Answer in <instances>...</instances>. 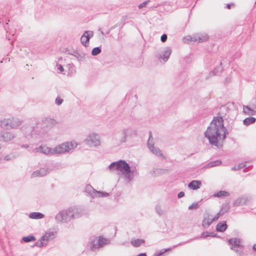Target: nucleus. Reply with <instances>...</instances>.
<instances>
[{"mask_svg":"<svg viewBox=\"0 0 256 256\" xmlns=\"http://www.w3.org/2000/svg\"><path fill=\"white\" fill-rule=\"evenodd\" d=\"M222 116H214L204 134L210 144L218 148H222L226 135L228 134Z\"/></svg>","mask_w":256,"mask_h":256,"instance_id":"1","label":"nucleus"},{"mask_svg":"<svg viewBox=\"0 0 256 256\" xmlns=\"http://www.w3.org/2000/svg\"><path fill=\"white\" fill-rule=\"evenodd\" d=\"M108 169L111 172L118 171V174L120 173L129 182H131L134 176L138 174L136 168H131L130 164L124 160L112 162L108 166Z\"/></svg>","mask_w":256,"mask_h":256,"instance_id":"2","label":"nucleus"},{"mask_svg":"<svg viewBox=\"0 0 256 256\" xmlns=\"http://www.w3.org/2000/svg\"><path fill=\"white\" fill-rule=\"evenodd\" d=\"M77 209L76 208H70L68 210L60 212L55 216L57 223H67L72 219L78 217L76 214Z\"/></svg>","mask_w":256,"mask_h":256,"instance_id":"3","label":"nucleus"},{"mask_svg":"<svg viewBox=\"0 0 256 256\" xmlns=\"http://www.w3.org/2000/svg\"><path fill=\"white\" fill-rule=\"evenodd\" d=\"M122 136L120 140H118L116 137L114 136L112 140L114 143L117 146H120L122 144L126 141V138L128 136H132L133 135H136V131L130 128H124L122 130Z\"/></svg>","mask_w":256,"mask_h":256,"instance_id":"4","label":"nucleus"},{"mask_svg":"<svg viewBox=\"0 0 256 256\" xmlns=\"http://www.w3.org/2000/svg\"><path fill=\"white\" fill-rule=\"evenodd\" d=\"M84 142L90 146H96L100 144V137L98 134H92L88 136Z\"/></svg>","mask_w":256,"mask_h":256,"instance_id":"5","label":"nucleus"},{"mask_svg":"<svg viewBox=\"0 0 256 256\" xmlns=\"http://www.w3.org/2000/svg\"><path fill=\"white\" fill-rule=\"evenodd\" d=\"M242 242V240L238 238H230L227 240L230 250H234L235 248H244Z\"/></svg>","mask_w":256,"mask_h":256,"instance_id":"6","label":"nucleus"},{"mask_svg":"<svg viewBox=\"0 0 256 256\" xmlns=\"http://www.w3.org/2000/svg\"><path fill=\"white\" fill-rule=\"evenodd\" d=\"M172 53V50L170 48H165L160 52H157L156 54V58L158 60H162L164 62H166L169 59Z\"/></svg>","mask_w":256,"mask_h":256,"instance_id":"7","label":"nucleus"},{"mask_svg":"<svg viewBox=\"0 0 256 256\" xmlns=\"http://www.w3.org/2000/svg\"><path fill=\"white\" fill-rule=\"evenodd\" d=\"M94 34L93 32L91 30L85 31L80 38V42L85 47L88 45L89 40Z\"/></svg>","mask_w":256,"mask_h":256,"instance_id":"8","label":"nucleus"},{"mask_svg":"<svg viewBox=\"0 0 256 256\" xmlns=\"http://www.w3.org/2000/svg\"><path fill=\"white\" fill-rule=\"evenodd\" d=\"M68 142H64L59 144L52 149L54 154H61L68 152Z\"/></svg>","mask_w":256,"mask_h":256,"instance_id":"9","label":"nucleus"},{"mask_svg":"<svg viewBox=\"0 0 256 256\" xmlns=\"http://www.w3.org/2000/svg\"><path fill=\"white\" fill-rule=\"evenodd\" d=\"M108 243V240L102 236H100L99 238L96 240L92 242L91 248L94 250L100 246H102Z\"/></svg>","mask_w":256,"mask_h":256,"instance_id":"10","label":"nucleus"},{"mask_svg":"<svg viewBox=\"0 0 256 256\" xmlns=\"http://www.w3.org/2000/svg\"><path fill=\"white\" fill-rule=\"evenodd\" d=\"M14 138V134L10 132L3 130L0 132V142H8Z\"/></svg>","mask_w":256,"mask_h":256,"instance_id":"11","label":"nucleus"},{"mask_svg":"<svg viewBox=\"0 0 256 256\" xmlns=\"http://www.w3.org/2000/svg\"><path fill=\"white\" fill-rule=\"evenodd\" d=\"M208 236V232L206 231L202 232L200 236H196L187 241L182 242L178 244V245H182L190 243L196 240H199L200 239H206Z\"/></svg>","mask_w":256,"mask_h":256,"instance_id":"12","label":"nucleus"},{"mask_svg":"<svg viewBox=\"0 0 256 256\" xmlns=\"http://www.w3.org/2000/svg\"><path fill=\"white\" fill-rule=\"evenodd\" d=\"M150 152L154 154L156 156L161 158L162 159H166V156L162 153L160 150L158 148L154 146V144L148 146Z\"/></svg>","mask_w":256,"mask_h":256,"instance_id":"13","label":"nucleus"},{"mask_svg":"<svg viewBox=\"0 0 256 256\" xmlns=\"http://www.w3.org/2000/svg\"><path fill=\"white\" fill-rule=\"evenodd\" d=\"M210 214H207L206 215H204L202 220V226L204 228H208L210 225L214 222L212 219H210L209 218Z\"/></svg>","mask_w":256,"mask_h":256,"instance_id":"14","label":"nucleus"},{"mask_svg":"<svg viewBox=\"0 0 256 256\" xmlns=\"http://www.w3.org/2000/svg\"><path fill=\"white\" fill-rule=\"evenodd\" d=\"M202 185V182L200 180H192L188 185L190 189L197 190L200 188Z\"/></svg>","mask_w":256,"mask_h":256,"instance_id":"15","label":"nucleus"},{"mask_svg":"<svg viewBox=\"0 0 256 256\" xmlns=\"http://www.w3.org/2000/svg\"><path fill=\"white\" fill-rule=\"evenodd\" d=\"M49 171L46 168H42L39 170H37L32 172V177L36 176H44L48 174Z\"/></svg>","mask_w":256,"mask_h":256,"instance_id":"16","label":"nucleus"},{"mask_svg":"<svg viewBox=\"0 0 256 256\" xmlns=\"http://www.w3.org/2000/svg\"><path fill=\"white\" fill-rule=\"evenodd\" d=\"M228 228V225L226 221H222L218 222L216 227V230L220 232H224Z\"/></svg>","mask_w":256,"mask_h":256,"instance_id":"17","label":"nucleus"},{"mask_svg":"<svg viewBox=\"0 0 256 256\" xmlns=\"http://www.w3.org/2000/svg\"><path fill=\"white\" fill-rule=\"evenodd\" d=\"M243 112L247 115L254 116L256 115V110H254L250 106H244Z\"/></svg>","mask_w":256,"mask_h":256,"instance_id":"18","label":"nucleus"},{"mask_svg":"<svg viewBox=\"0 0 256 256\" xmlns=\"http://www.w3.org/2000/svg\"><path fill=\"white\" fill-rule=\"evenodd\" d=\"M246 202L247 200L245 198L240 197L233 202V206L235 207L242 206L245 205L246 204Z\"/></svg>","mask_w":256,"mask_h":256,"instance_id":"19","label":"nucleus"},{"mask_svg":"<svg viewBox=\"0 0 256 256\" xmlns=\"http://www.w3.org/2000/svg\"><path fill=\"white\" fill-rule=\"evenodd\" d=\"M10 124V119H4L0 120V126L2 128L8 130L12 128Z\"/></svg>","mask_w":256,"mask_h":256,"instance_id":"20","label":"nucleus"},{"mask_svg":"<svg viewBox=\"0 0 256 256\" xmlns=\"http://www.w3.org/2000/svg\"><path fill=\"white\" fill-rule=\"evenodd\" d=\"M222 162L221 160H214L213 162H210L206 164H205L204 166H203L202 168H208L218 166L222 164Z\"/></svg>","mask_w":256,"mask_h":256,"instance_id":"21","label":"nucleus"},{"mask_svg":"<svg viewBox=\"0 0 256 256\" xmlns=\"http://www.w3.org/2000/svg\"><path fill=\"white\" fill-rule=\"evenodd\" d=\"M74 56H75L78 61L83 62L84 60L86 54L82 52H80L78 50L74 52Z\"/></svg>","mask_w":256,"mask_h":256,"instance_id":"22","label":"nucleus"},{"mask_svg":"<svg viewBox=\"0 0 256 256\" xmlns=\"http://www.w3.org/2000/svg\"><path fill=\"white\" fill-rule=\"evenodd\" d=\"M44 214L39 212H32L29 214V218L32 219H41L44 218Z\"/></svg>","mask_w":256,"mask_h":256,"instance_id":"23","label":"nucleus"},{"mask_svg":"<svg viewBox=\"0 0 256 256\" xmlns=\"http://www.w3.org/2000/svg\"><path fill=\"white\" fill-rule=\"evenodd\" d=\"M168 169L166 168H157L155 170L151 171L150 174L152 176H156L158 174H163L168 173Z\"/></svg>","mask_w":256,"mask_h":256,"instance_id":"24","label":"nucleus"},{"mask_svg":"<svg viewBox=\"0 0 256 256\" xmlns=\"http://www.w3.org/2000/svg\"><path fill=\"white\" fill-rule=\"evenodd\" d=\"M44 123L46 126L52 127L56 124V122L54 118H46L44 120Z\"/></svg>","mask_w":256,"mask_h":256,"instance_id":"25","label":"nucleus"},{"mask_svg":"<svg viewBox=\"0 0 256 256\" xmlns=\"http://www.w3.org/2000/svg\"><path fill=\"white\" fill-rule=\"evenodd\" d=\"M144 242L145 241L144 239L137 238L132 240L130 241V244L134 247L138 248L142 244H144Z\"/></svg>","mask_w":256,"mask_h":256,"instance_id":"26","label":"nucleus"},{"mask_svg":"<svg viewBox=\"0 0 256 256\" xmlns=\"http://www.w3.org/2000/svg\"><path fill=\"white\" fill-rule=\"evenodd\" d=\"M36 240L35 236L32 234H30L27 236H23L22 238L21 242H24L26 243L34 242Z\"/></svg>","mask_w":256,"mask_h":256,"instance_id":"27","label":"nucleus"},{"mask_svg":"<svg viewBox=\"0 0 256 256\" xmlns=\"http://www.w3.org/2000/svg\"><path fill=\"white\" fill-rule=\"evenodd\" d=\"M222 65V63L220 62L219 66L215 68L214 70L210 73V74L212 76L218 75L222 71L223 68Z\"/></svg>","mask_w":256,"mask_h":256,"instance_id":"28","label":"nucleus"},{"mask_svg":"<svg viewBox=\"0 0 256 256\" xmlns=\"http://www.w3.org/2000/svg\"><path fill=\"white\" fill-rule=\"evenodd\" d=\"M256 121V118L252 116L246 118L243 120L244 125L248 126L251 124H254Z\"/></svg>","mask_w":256,"mask_h":256,"instance_id":"29","label":"nucleus"},{"mask_svg":"<svg viewBox=\"0 0 256 256\" xmlns=\"http://www.w3.org/2000/svg\"><path fill=\"white\" fill-rule=\"evenodd\" d=\"M230 196V193L228 192L225 190H220L213 195L214 197L215 198H220L222 196Z\"/></svg>","mask_w":256,"mask_h":256,"instance_id":"30","label":"nucleus"},{"mask_svg":"<svg viewBox=\"0 0 256 256\" xmlns=\"http://www.w3.org/2000/svg\"><path fill=\"white\" fill-rule=\"evenodd\" d=\"M21 122H22L19 118H12L10 120L12 128H16L21 124Z\"/></svg>","mask_w":256,"mask_h":256,"instance_id":"31","label":"nucleus"},{"mask_svg":"<svg viewBox=\"0 0 256 256\" xmlns=\"http://www.w3.org/2000/svg\"><path fill=\"white\" fill-rule=\"evenodd\" d=\"M95 191H96L90 185L88 184L86 186V192L92 196H95Z\"/></svg>","mask_w":256,"mask_h":256,"instance_id":"32","label":"nucleus"},{"mask_svg":"<svg viewBox=\"0 0 256 256\" xmlns=\"http://www.w3.org/2000/svg\"><path fill=\"white\" fill-rule=\"evenodd\" d=\"M230 209V206L228 203H224L222 204L220 212L224 215Z\"/></svg>","mask_w":256,"mask_h":256,"instance_id":"33","label":"nucleus"},{"mask_svg":"<svg viewBox=\"0 0 256 256\" xmlns=\"http://www.w3.org/2000/svg\"><path fill=\"white\" fill-rule=\"evenodd\" d=\"M178 246V245L177 244L176 246H173L172 248H166L162 249L159 252H156L154 254V256H160L162 255L163 254H164V253H166V252L172 250V248L176 247Z\"/></svg>","mask_w":256,"mask_h":256,"instance_id":"34","label":"nucleus"},{"mask_svg":"<svg viewBox=\"0 0 256 256\" xmlns=\"http://www.w3.org/2000/svg\"><path fill=\"white\" fill-rule=\"evenodd\" d=\"M197 41L198 42H202L206 41L208 39V36L206 34H201L198 36Z\"/></svg>","mask_w":256,"mask_h":256,"instance_id":"35","label":"nucleus"},{"mask_svg":"<svg viewBox=\"0 0 256 256\" xmlns=\"http://www.w3.org/2000/svg\"><path fill=\"white\" fill-rule=\"evenodd\" d=\"M110 194L103 191H95V196L105 198L109 196Z\"/></svg>","mask_w":256,"mask_h":256,"instance_id":"36","label":"nucleus"},{"mask_svg":"<svg viewBox=\"0 0 256 256\" xmlns=\"http://www.w3.org/2000/svg\"><path fill=\"white\" fill-rule=\"evenodd\" d=\"M248 163L247 161H246L244 162H242L239 164L238 165H236L234 166L232 168V170H240L242 168H243L244 167L246 166V164Z\"/></svg>","mask_w":256,"mask_h":256,"instance_id":"37","label":"nucleus"},{"mask_svg":"<svg viewBox=\"0 0 256 256\" xmlns=\"http://www.w3.org/2000/svg\"><path fill=\"white\" fill-rule=\"evenodd\" d=\"M155 210L160 216H162L164 214V211L162 208V206L160 204H156L155 208Z\"/></svg>","mask_w":256,"mask_h":256,"instance_id":"38","label":"nucleus"},{"mask_svg":"<svg viewBox=\"0 0 256 256\" xmlns=\"http://www.w3.org/2000/svg\"><path fill=\"white\" fill-rule=\"evenodd\" d=\"M102 52L101 46L95 47L92 48L91 54L92 56H96L100 54Z\"/></svg>","mask_w":256,"mask_h":256,"instance_id":"39","label":"nucleus"},{"mask_svg":"<svg viewBox=\"0 0 256 256\" xmlns=\"http://www.w3.org/2000/svg\"><path fill=\"white\" fill-rule=\"evenodd\" d=\"M238 256H244V248H235L234 250H232Z\"/></svg>","mask_w":256,"mask_h":256,"instance_id":"40","label":"nucleus"},{"mask_svg":"<svg viewBox=\"0 0 256 256\" xmlns=\"http://www.w3.org/2000/svg\"><path fill=\"white\" fill-rule=\"evenodd\" d=\"M68 143V152L72 150H74V149L75 148H76L77 146H78V144L76 142H74V141H72V142H67Z\"/></svg>","mask_w":256,"mask_h":256,"instance_id":"41","label":"nucleus"},{"mask_svg":"<svg viewBox=\"0 0 256 256\" xmlns=\"http://www.w3.org/2000/svg\"><path fill=\"white\" fill-rule=\"evenodd\" d=\"M42 153L46 154H54L52 149L46 146L44 148Z\"/></svg>","mask_w":256,"mask_h":256,"instance_id":"42","label":"nucleus"},{"mask_svg":"<svg viewBox=\"0 0 256 256\" xmlns=\"http://www.w3.org/2000/svg\"><path fill=\"white\" fill-rule=\"evenodd\" d=\"M44 244L46 245V244H44V242H42L41 239L39 240L38 241L35 242V244L32 246V248L34 246H38L39 248H41L44 246Z\"/></svg>","mask_w":256,"mask_h":256,"instance_id":"43","label":"nucleus"},{"mask_svg":"<svg viewBox=\"0 0 256 256\" xmlns=\"http://www.w3.org/2000/svg\"><path fill=\"white\" fill-rule=\"evenodd\" d=\"M199 207V204L198 202H194L188 206V210H192L194 209H196Z\"/></svg>","mask_w":256,"mask_h":256,"instance_id":"44","label":"nucleus"},{"mask_svg":"<svg viewBox=\"0 0 256 256\" xmlns=\"http://www.w3.org/2000/svg\"><path fill=\"white\" fill-rule=\"evenodd\" d=\"M150 2V0H146L144 2H142V4H140L138 6V8L139 9H141V8H144L147 5V4Z\"/></svg>","mask_w":256,"mask_h":256,"instance_id":"45","label":"nucleus"},{"mask_svg":"<svg viewBox=\"0 0 256 256\" xmlns=\"http://www.w3.org/2000/svg\"><path fill=\"white\" fill-rule=\"evenodd\" d=\"M152 134L151 132H149V138L147 142V145L148 146L151 145L152 144H153L152 142Z\"/></svg>","mask_w":256,"mask_h":256,"instance_id":"46","label":"nucleus"},{"mask_svg":"<svg viewBox=\"0 0 256 256\" xmlns=\"http://www.w3.org/2000/svg\"><path fill=\"white\" fill-rule=\"evenodd\" d=\"M63 101L64 100H63L62 98H61L59 96H58V97H56V98L55 100V103L58 106H60V105L62 103Z\"/></svg>","mask_w":256,"mask_h":256,"instance_id":"47","label":"nucleus"},{"mask_svg":"<svg viewBox=\"0 0 256 256\" xmlns=\"http://www.w3.org/2000/svg\"><path fill=\"white\" fill-rule=\"evenodd\" d=\"M40 239L42 241H48L50 238V236H48V234H46V232L45 234L43 235L41 237Z\"/></svg>","mask_w":256,"mask_h":256,"instance_id":"48","label":"nucleus"},{"mask_svg":"<svg viewBox=\"0 0 256 256\" xmlns=\"http://www.w3.org/2000/svg\"><path fill=\"white\" fill-rule=\"evenodd\" d=\"M186 74L185 72H182L180 76H178V78L180 80H184V78H186Z\"/></svg>","mask_w":256,"mask_h":256,"instance_id":"49","label":"nucleus"},{"mask_svg":"<svg viewBox=\"0 0 256 256\" xmlns=\"http://www.w3.org/2000/svg\"><path fill=\"white\" fill-rule=\"evenodd\" d=\"M168 38V36L166 34H163L160 37V40L162 42H164L166 41Z\"/></svg>","mask_w":256,"mask_h":256,"instance_id":"50","label":"nucleus"},{"mask_svg":"<svg viewBox=\"0 0 256 256\" xmlns=\"http://www.w3.org/2000/svg\"><path fill=\"white\" fill-rule=\"evenodd\" d=\"M44 147H45V146H40L38 148H36L35 151L36 152H40L42 153L43 150H44Z\"/></svg>","mask_w":256,"mask_h":256,"instance_id":"51","label":"nucleus"},{"mask_svg":"<svg viewBox=\"0 0 256 256\" xmlns=\"http://www.w3.org/2000/svg\"><path fill=\"white\" fill-rule=\"evenodd\" d=\"M208 236L212 237V238H220V236L218 235V234L214 233V232H208Z\"/></svg>","mask_w":256,"mask_h":256,"instance_id":"52","label":"nucleus"},{"mask_svg":"<svg viewBox=\"0 0 256 256\" xmlns=\"http://www.w3.org/2000/svg\"><path fill=\"white\" fill-rule=\"evenodd\" d=\"M222 216V214L220 212H218L212 219L214 221H216L218 219L220 216Z\"/></svg>","mask_w":256,"mask_h":256,"instance_id":"53","label":"nucleus"},{"mask_svg":"<svg viewBox=\"0 0 256 256\" xmlns=\"http://www.w3.org/2000/svg\"><path fill=\"white\" fill-rule=\"evenodd\" d=\"M46 234H48V236H50V238L52 239L54 237L56 232H46Z\"/></svg>","mask_w":256,"mask_h":256,"instance_id":"54","label":"nucleus"},{"mask_svg":"<svg viewBox=\"0 0 256 256\" xmlns=\"http://www.w3.org/2000/svg\"><path fill=\"white\" fill-rule=\"evenodd\" d=\"M184 39H186L188 42V41H194V42L197 41V38H196V37L192 38L190 36H187L186 38H184Z\"/></svg>","mask_w":256,"mask_h":256,"instance_id":"55","label":"nucleus"},{"mask_svg":"<svg viewBox=\"0 0 256 256\" xmlns=\"http://www.w3.org/2000/svg\"><path fill=\"white\" fill-rule=\"evenodd\" d=\"M249 106H250L253 108H256V98L250 102Z\"/></svg>","mask_w":256,"mask_h":256,"instance_id":"56","label":"nucleus"},{"mask_svg":"<svg viewBox=\"0 0 256 256\" xmlns=\"http://www.w3.org/2000/svg\"><path fill=\"white\" fill-rule=\"evenodd\" d=\"M76 50H75L73 49H68L67 48L66 52H67L68 54H71L74 56V52H76Z\"/></svg>","mask_w":256,"mask_h":256,"instance_id":"57","label":"nucleus"},{"mask_svg":"<svg viewBox=\"0 0 256 256\" xmlns=\"http://www.w3.org/2000/svg\"><path fill=\"white\" fill-rule=\"evenodd\" d=\"M184 192L182 191V192H180L178 194V198H180L182 197H184Z\"/></svg>","mask_w":256,"mask_h":256,"instance_id":"58","label":"nucleus"},{"mask_svg":"<svg viewBox=\"0 0 256 256\" xmlns=\"http://www.w3.org/2000/svg\"><path fill=\"white\" fill-rule=\"evenodd\" d=\"M244 172H246L252 168V166H247L246 165V166L244 167Z\"/></svg>","mask_w":256,"mask_h":256,"instance_id":"59","label":"nucleus"},{"mask_svg":"<svg viewBox=\"0 0 256 256\" xmlns=\"http://www.w3.org/2000/svg\"><path fill=\"white\" fill-rule=\"evenodd\" d=\"M58 70L61 72L64 71V68L62 64L58 65Z\"/></svg>","mask_w":256,"mask_h":256,"instance_id":"60","label":"nucleus"},{"mask_svg":"<svg viewBox=\"0 0 256 256\" xmlns=\"http://www.w3.org/2000/svg\"><path fill=\"white\" fill-rule=\"evenodd\" d=\"M4 160L9 161L12 160V156L10 155L6 156L4 158Z\"/></svg>","mask_w":256,"mask_h":256,"instance_id":"61","label":"nucleus"},{"mask_svg":"<svg viewBox=\"0 0 256 256\" xmlns=\"http://www.w3.org/2000/svg\"><path fill=\"white\" fill-rule=\"evenodd\" d=\"M127 19H128L127 16H122L120 20L122 22H123L126 21Z\"/></svg>","mask_w":256,"mask_h":256,"instance_id":"62","label":"nucleus"},{"mask_svg":"<svg viewBox=\"0 0 256 256\" xmlns=\"http://www.w3.org/2000/svg\"><path fill=\"white\" fill-rule=\"evenodd\" d=\"M234 5V4L232 3H230V4H228L226 5V8L228 9H230L232 6H233Z\"/></svg>","mask_w":256,"mask_h":256,"instance_id":"63","label":"nucleus"},{"mask_svg":"<svg viewBox=\"0 0 256 256\" xmlns=\"http://www.w3.org/2000/svg\"><path fill=\"white\" fill-rule=\"evenodd\" d=\"M137 256H147L146 254V252L140 253L137 255Z\"/></svg>","mask_w":256,"mask_h":256,"instance_id":"64","label":"nucleus"}]
</instances>
